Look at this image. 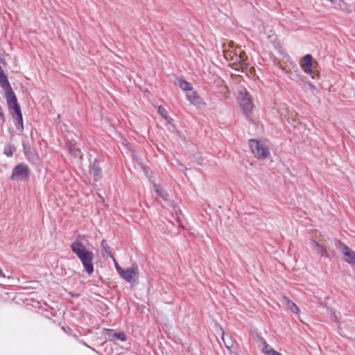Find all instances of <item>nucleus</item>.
Returning a JSON list of instances; mask_svg holds the SVG:
<instances>
[{
	"mask_svg": "<svg viewBox=\"0 0 355 355\" xmlns=\"http://www.w3.org/2000/svg\"><path fill=\"white\" fill-rule=\"evenodd\" d=\"M89 174L95 182H98L102 178V170L97 159H95L91 165Z\"/></svg>",
	"mask_w": 355,
	"mask_h": 355,
	"instance_id": "0eeeda50",
	"label": "nucleus"
},
{
	"mask_svg": "<svg viewBox=\"0 0 355 355\" xmlns=\"http://www.w3.org/2000/svg\"><path fill=\"white\" fill-rule=\"evenodd\" d=\"M187 100L193 105H198L200 103V98L196 92L193 90L191 92L187 94Z\"/></svg>",
	"mask_w": 355,
	"mask_h": 355,
	"instance_id": "4468645a",
	"label": "nucleus"
},
{
	"mask_svg": "<svg viewBox=\"0 0 355 355\" xmlns=\"http://www.w3.org/2000/svg\"><path fill=\"white\" fill-rule=\"evenodd\" d=\"M29 169L24 163L17 164L12 170V178L23 180L28 176Z\"/></svg>",
	"mask_w": 355,
	"mask_h": 355,
	"instance_id": "39448f33",
	"label": "nucleus"
},
{
	"mask_svg": "<svg viewBox=\"0 0 355 355\" xmlns=\"http://www.w3.org/2000/svg\"><path fill=\"white\" fill-rule=\"evenodd\" d=\"M344 256L347 258V261L349 263L355 264V252L353 250L346 252Z\"/></svg>",
	"mask_w": 355,
	"mask_h": 355,
	"instance_id": "412c9836",
	"label": "nucleus"
},
{
	"mask_svg": "<svg viewBox=\"0 0 355 355\" xmlns=\"http://www.w3.org/2000/svg\"><path fill=\"white\" fill-rule=\"evenodd\" d=\"M106 335L108 336L110 340L114 341L119 340L121 341H126L127 336L123 332H116L114 329H105Z\"/></svg>",
	"mask_w": 355,
	"mask_h": 355,
	"instance_id": "1a4fd4ad",
	"label": "nucleus"
},
{
	"mask_svg": "<svg viewBox=\"0 0 355 355\" xmlns=\"http://www.w3.org/2000/svg\"><path fill=\"white\" fill-rule=\"evenodd\" d=\"M71 295L73 297H79L80 296L79 293H71Z\"/></svg>",
	"mask_w": 355,
	"mask_h": 355,
	"instance_id": "bb28decb",
	"label": "nucleus"
},
{
	"mask_svg": "<svg viewBox=\"0 0 355 355\" xmlns=\"http://www.w3.org/2000/svg\"><path fill=\"white\" fill-rule=\"evenodd\" d=\"M245 53H240L239 55L236 54V62H237L242 69H247L248 67V63L245 59Z\"/></svg>",
	"mask_w": 355,
	"mask_h": 355,
	"instance_id": "f3484780",
	"label": "nucleus"
},
{
	"mask_svg": "<svg viewBox=\"0 0 355 355\" xmlns=\"http://www.w3.org/2000/svg\"><path fill=\"white\" fill-rule=\"evenodd\" d=\"M139 272L138 266L136 263H134L131 267L124 269L121 275H120L127 282H133L139 278Z\"/></svg>",
	"mask_w": 355,
	"mask_h": 355,
	"instance_id": "20e7f679",
	"label": "nucleus"
},
{
	"mask_svg": "<svg viewBox=\"0 0 355 355\" xmlns=\"http://www.w3.org/2000/svg\"><path fill=\"white\" fill-rule=\"evenodd\" d=\"M1 88L4 90L5 98L7 102L8 107L10 110L15 128L18 131L22 132L24 130V124L21 107L17 102V96L11 87L8 77L2 69Z\"/></svg>",
	"mask_w": 355,
	"mask_h": 355,
	"instance_id": "f257e3e1",
	"label": "nucleus"
},
{
	"mask_svg": "<svg viewBox=\"0 0 355 355\" xmlns=\"http://www.w3.org/2000/svg\"><path fill=\"white\" fill-rule=\"evenodd\" d=\"M239 101L240 106L244 112L247 113L252 109V103L248 92H240Z\"/></svg>",
	"mask_w": 355,
	"mask_h": 355,
	"instance_id": "423d86ee",
	"label": "nucleus"
},
{
	"mask_svg": "<svg viewBox=\"0 0 355 355\" xmlns=\"http://www.w3.org/2000/svg\"><path fill=\"white\" fill-rule=\"evenodd\" d=\"M16 148L12 144H8L5 146L3 153L7 157H11L12 156Z\"/></svg>",
	"mask_w": 355,
	"mask_h": 355,
	"instance_id": "aec40b11",
	"label": "nucleus"
},
{
	"mask_svg": "<svg viewBox=\"0 0 355 355\" xmlns=\"http://www.w3.org/2000/svg\"><path fill=\"white\" fill-rule=\"evenodd\" d=\"M112 259L115 263V268H116L117 272L119 274V275H121V273L123 272V271L124 270V269H123L121 266H119V264L117 263V262L114 258Z\"/></svg>",
	"mask_w": 355,
	"mask_h": 355,
	"instance_id": "b1692460",
	"label": "nucleus"
},
{
	"mask_svg": "<svg viewBox=\"0 0 355 355\" xmlns=\"http://www.w3.org/2000/svg\"><path fill=\"white\" fill-rule=\"evenodd\" d=\"M1 278H6V275L3 274V272L1 271Z\"/></svg>",
	"mask_w": 355,
	"mask_h": 355,
	"instance_id": "cd10ccee",
	"label": "nucleus"
},
{
	"mask_svg": "<svg viewBox=\"0 0 355 355\" xmlns=\"http://www.w3.org/2000/svg\"><path fill=\"white\" fill-rule=\"evenodd\" d=\"M180 166H181L182 167H183L184 168H185V167H184V165L180 164Z\"/></svg>",
	"mask_w": 355,
	"mask_h": 355,
	"instance_id": "c85d7f7f",
	"label": "nucleus"
},
{
	"mask_svg": "<svg viewBox=\"0 0 355 355\" xmlns=\"http://www.w3.org/2000/svg\"><path fill=\"white\" fill-rule=\"evenodd\" d=\"M270 354L271 355H283L281 353L277 352V351H270Z\"/></svg>",
	"mask_w": 355,
	"mask_h": 355,
	"instance_id": "393cba45",
	"label": "nucleus"
},
{
	"mask_svg": "<svg viewBox=\"0 0 355 355\" xmlns=\"http://www.w3.org/2000/svg\"><path fill=\"white\" fill-rule=\"evenodd\" d=\"M178 85L184 91L191 92L193 90L192 84L184 80L183 78L178 79Z\"/></svg>",
	"mask_w": 355,
	"mask_h": 355,
	"instance_id": "dca6fc26",
	"label": "nucleus"
},
{
	"mask_svg": "<svg viewBox=\"0 0 355 355\" xmlns=\"http://www.w3.org/2000/svg\"><path fill=\"white\" fill-rule=\"evenodd\" d=\"M157 112L168 123H171L172 119L168 116V112L163 106H159Z\"/></svg>",
	"mask_w": 355,
	"mask_h": 355,
	"instance_id": "6ab92c4d",
	"label": "nucleus"
},
{
	"mask_svg": "<svg viewBox=\"0 0 355 355\" xmlns=\"http://www.w3.org/2000/svg\"><path fill=\"white\" fill-rule=\"evenodd\" d=\"M102 250L112 259H114V254L105 240H102L101 243Z\"/></svg>",
	"mask_w": 355,
	"mask_h": 355,
	"instance_id": "a211bd4d",
	"label": "nucleus"
},
{
	"mask_svg": "<svg viewBox=\"0 0 355 355\" xmlns=\"http://www.w3.org/2000/svg\"><path fill=\"white\" fill-rule=\"evenodd\" d=\"M69 153L73 157H78L80 156V150L76 147V144L69 141L66 144Z\"/></svg>",
	"mask_w": 355,
	"mask_h": 355,
	"instance_id": "ddd939ff",
	"label": "nucleus"
},
{
	"mask_svg": "<svg viewBox=\"0 0 355 355\" xmlns=\"http://www.w3.org/2000/svg\"><path fill=\"white\" fill-rule=\"evenodd\" d=\"M311 243L312 244L313 248H314L315 250L320 256L322 257H328V252L323 245H322L315 240H311Z\"/></svg>",
	"mask_w": 355,
	"mask_h": 355,
	"instance_id": "f8f14e48",
	"label": "nucleus"
},
{
	"mask_svg": "<svg viewBox=\"0 0 355 355\" xmlns=\"http://www.w3.org/2000/svg\"><path fill=\"white\" fill-rule=\"evenodd\" d=\"M282 303L292 313L295 314L300 313V309L298 306L288 297H284L282 299Z\"/></svg>",
	"mask_w": 355,
	"mask_h": 355,
	"instance_id": "9b49d317",
	"label": "nucleus"
},
{
	"mask_svg": "<svg viewBox=\"0 0 355 355\" xmlns=\"http://www.w3.org/2000/svg\"><path fill=\"white\" fill-rule=\"evenodd\" d=\"M72 252L81 262L84 270L91 275L94 272V253L88 250L80 240H75L71 244Z\"/></svg>",
	"mask_w": 355,
	"mask_h": 355,
	"instance_id": "f03ea898",
	"label": "nucleus"
},
{
	"mask_svg": "<svg viewBox=\"0 0 355 355\" xmlns=\"http://www.w3.org/2000/svg\"><path fill=\"white\" fill-rule=\"evenodd\" d=\"M249 146L254 157L259 160H265L270 155L269 148L267 145L258 139H250Z\"/></svg>",
	"mask_w": 355,
	"mask_h": 355,
	"instance_id": "7ed1b4c3",
	"label": "nucleus"
},
{
	"mask_svg": "<svg viewBox=\"0 0 355 355\" xmlns=\"http://www.w3.org/2000/svg\"><path fill=\"white\" fill-rule=\"evenodd\" d=\"M313 66V58L311 55L306 54L303 58V63L301 64V67L304 73L307 74H311L313 71L312 70Z\"/></svg>",
	"mask_w": 355,
	"mask_h": 355,
	"instance_id": "9d476101",
	"label": "nucleus"
},
{
	"mask_svg": "<svg viewBox=\"0 0 355 355\" xmlns=\"http://www.w3.org/2000/svg\"><path fill=\"white\" fill-rule=\"evenodd\" d=\"M155 191L159 195L164 201H168V193L160 185L154 184Z\"/></svg>",
	"mask_w": 355,
	"mask_h": 355,
	"instance_id": "2eb2a0df",
	"label": "nucleus"
},
{
	"mask_svg": "<svg viewBox=\"0 0 355 355\" xmlns=\"http://www.w3.org/2000/svg\"><path fill=\"white\" fill-rule=\"evenodd\" d=\"M235 355H238L237 353H236Z\"/></svg>",
	"mask_w": 355,
	"mask_h": 355,
	"instance_id": "c756f323",
	"label": "nucleus"
},
{
	"mask_svg": "<svg viewBox=\"0 0 355 355\" xmlns=\"http://www.w3.org/2000/svg\"><path fill=\"white\" fill-rule=\"evenodd\" d=\"M23 151L26 158L31 162L36 163L39 160V156L36 153L35 150L32 148L30 146H26L23 144Z\"/></svg>",
	"mask_w": 355,
	"mask_h": 355,
	"instance_id": "6e6552de",
	"label": "nucleus"
},
{
	"mask_svg": "<svg viewBox=\"0 0 355 355\" xmlns=\"http://www.w3.org/2000/svg\"><path fill=\"white\" fill-rule=\"evenodd\" d=\"M262 343L263 344V347L262 352L265 355H271L270 354V351H275V349L270 348V345L263 338H262Z\"/></svg>",
	"mask_w": 355,
	"mask_h": 355,
	"instance_id": "4be33fe9",
	"label": "nucleus"
},
{
	"mask_svg": "<svg viewBox=\"0 0 355 355\" xmlns=\"http://www.w3.org/2000/svg\"><path fill=\"white\" fill-rule=\"evenodd\" d=\"M144 171H145V173L146 175H148L149 173H151V171L149 168H145Z\"/></svg>",
	"mask_w": 355,
	"mask_h": 355,
	"instance_id": "a878e982",
	"label": "nucleus"
},
{
	"mask_svg": "<svg viewBox=\"0 0 355 355\" xmlns=\"http://www.w3.org/2000/svg\"><path fill=\"white\" fill-rule=\"evenodd\" d=\"M339 250H340V252L343 253V255H345L346 252H348L350 250H352L346 245H345L343 243L340 244Z\"/></svg>",
	"mask_w": 355,
	"mask_h": 355,
	"instance_id": "5701e85b",
	"label": "nucleus"
}]
</instances>
